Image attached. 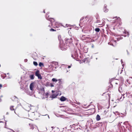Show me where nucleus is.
Wrapping results in <instances>:
<instances>
[{"label":"nucleus","instance_id":"42","mask_svg":"<svg viewBox=\"0 0 132 132\" xmlns=\"http://www.w3.org/2000/svg\"><path fill=\"white\" fill-rule=\"evenodd\" d=\"M115 84H117V85L118 84V83L117 82H115Z\"/></svg>","mask_w":132,"mask_h":132},{"label":"nucleus","instance_id":"3","mask_svg":"<svg viewBox=\"0 0 132 132\" xmlns=\"http://www.w3.org/2000/svg\"><path fill=\"white\" fill-rule=\"evenodd\" d=\"M109 95L106 93H104L103 94L102 97V99L103 100H106L109 99Z\"/></svg>","mask_w":132,"mask_h":132},{"label":"nucleus","instance_id":"15","mask_svg":"<svg viewBox=\"0 0 132 132\" xmlns=\"http://www.w3.org/2000/svg\"><path fill=\"white\" fill-rule=\"evenodd\" d=\"M29 126L30 127L29 129L30 130H33L34 129V126L32 124H29Z\"/></svg>","mask_w":132,"mask_h":132},{"label":"nucleus","instance_id":"45","mask_svg":"<svg viewBox=\"0 0 132 132\" xmlns=\"http://www.w3.org/2000/svg\"><path fill=\"white\" fill-rule=\"evenodd\" d=\"M112 45H113V44H112Z\"/></svg>","mask_w":132,"mask_h":132},{"label":"nucleus","instance_id":"4","mask_svg":"<svg viewBox=\"0 0 132 132\" xmlns=\"http://www.w3.org/2000/svg\"><path fill=\"white\" fill-rule=\"evenodd\" d=\"M81 39L82 40H85L87 39H91V41H92V39L89 36H86V35H82L81 37Z\"/></svg>","mask_w":132,"mask_h":132},{"label":"nucleus","instance_id":"32","mask_svg":"<svg viewBox=\"0 0 132 132\" xmlns=\"http://www.w3.org/2000/svg\"><path fill=\"white\" fill-rule=\"evenodd\" d=\"M107 111H104V113L105 114H106V113H107Z\"/></svg>","mask_w":132,"mask_h":132},{"label":"nucleus","instance_id":"43","mask_svg":"<svg viewBox=\"0 0 132 132\" xmlns=\"http://www.w3.org/2000/svg\"><path fill=\"white\" fill-rule=\"evenodd\" d=\"M44 13H45V11H44Z\"/></svg>","mask_w":132,"mask_h":132},{"label":"nucleus","instance_id":"1","mask_svg":"<svg viewBox=\"0 0 132 132\" xmlns=\"http://www.w3.org/2000/svg\"><path fill=\"white\" fill-rule=\"evenodd\" d=\"M38 113L37 112L35 113L34 112H31L29 113V117L32 120H37L38 119L39 116H37Z\"/></svg>","mask_w":132,"mask_h":132},{"label":"nucleus","instance_id":"40","mask_svg":"<svg viewBox=\"0 0 132 132\" xmlns=\"http://www.w3.org/2000/svg\"><path fill=\"white\" fill-rule=\"evenodd\" d=\"M48 93H46V95H48Z\"/></svg>","mask_w":132,"mask_h":132},{"label":"nucleus","instance_id":"6","mask_svg":"<svg viewBox=\"0 0 132 132\" xmlns=\"http://www.w3.org/2000/svg\"><path fill=\"white\" fill-rule=\"evenodd\" d=\"M13 107L14 106H11L10 108V110L11 111L14 110L15 113L16 114H19V112L18 110V109L17 108H16L15 109H14Z\"/></svg>","mask_w":132,"mask_h":132},{"label":"nucleus","instance_id":"31","mask_svg":"<svg viewBox=\"0 0 132 132\" xmlns=\"http://www.w3.org/2000/svg\"><path fill=\"white\" fill-rule=\"evenodd\" d=\"M84 17H82V18H81L80 19V21H81V20H83L84 19Z\"/></svg>","mask_w":132,"mask_h":132},{"label":"nucleus","instance_id":"39","mask_svg":"<svg viewBox=\"0 0 132 132\" xmlns=\"http://www.w3.org/2000/svg\"><path fill=\"white\" fill-rule=\"evenodd\" d=\"M52 93H54L55 92V91L54 90H52Z\"/></svg>","mask_w":132,"mask_h":132},{"label":"nucleus","instance_id":"14","mask_svg":"<svg viewBox=\"0 0 132 132\" xmlns=\"http://www.w3.org/2000/svg\"><path fill=\"white\" fill-rule=\"evenodd\" d=\"M66 98L64 96H62L60 98V100L61 101H64L66 100Z\"/></svg>","mask_w":132,"mask_h":132},{"label":"nucleus","instance_id":"29","mask_svg":"<svg viewBox=\"0 0 132 132\" xmlns=\"http://www.w3.org/2000/svg\"><path fill=\"white\" fill-rule=\"evenodd\" d=\"M111 42H113V43H115L116 44L117 43V41L116 40H112L111 41Z\"/></svg>","mask_w":132,"mask_h":132},{"label":"nucleus","instance_id":"18","mask_svg":"<svg viewBox=\"0 0 132 132\" xmlns=\"http://www.w3.org/2000/svg\"><path fill=\"white\" fill-rule=\"evenodd\" d=\"M84 60V62L85 63H87L89 62V59L88 58H85V59Z\"/></svg>","mask_w":132,"mask_h":132},{"label":"nucleus","instance_id":"41","mask_svg":"<svg viewBox=\"0 0 132 132\" xmlns=\"http://www.w3.org/2000/svg\"><path fill=\"white\" fill-rule=\"evenodd\" d=\"M71 67V66H70L69 65L68 67V68H70Z\"/></svg>","mask_w":132,"mask_h":132},{"label":"nucleus","instance_id":"25","mask_svg":"<svg viewBox=\"0 0 132 132\" xmlns=\"http://www.w3.org/2000/svg\"><path fill=\"white\" fill-rule=\"evenodd\" d=\"M33 64L35 66H37L38 65L37 62L36 61H34L33 62Z\"/></svg>","mask_w":132,"mask_h":132},{"label":"nucleus","instance_id":"22","mask_svg":"<svg viewBox=\"0 0 132 132\" xmlns=\"http://www.w3.org/2000/svg\"><path fill=\"white\" fill-rule=\"evenodd\" d=\"M123 71V70L121 69H119L118 70V74H121L122 72Z\"/></svg>","mask_w":132,"mask_h":132},{"label":"nucleus","instance_id":"16","mask_svg":"<svg viewBox=\"0 0 132 132\" xmlns=\"http://www.w3.org/2000/svg\"><path fill=\"white\" fill-rule=\"evenodd\" d=\"M57 96V95H56L55 94H54L52 95L51 96V98H55Z\"/></svg>","mask_w":132,"mask_h":132},{"label":"nucleus","instance_id":"23","mask_svg":"<svg viewBox=\"0 0 132 132\" xmlns=\"http://www.w3.org/2000/svg\"><path fill=\"white\" fill-rule=\"evenodd\" d=\"M95 30L96 32H99L100 31V29L99 28H95Z\"/></svg>","mask_w":132,"mask_h":132},{"label":"nucleus","instance_id":"9","mask_svg":"<svg viewBox=\"0 0 132 132\" xmlns=\"http://www.w3.org/2000/svg\"><path fill=\"white\" fill-rule=\"evenodd\" d=\"M49 13L48 12L46 14V18L47 20H48L51 21L52 20H54V19L53 18L50 17V15H48Z\"/></svg>","mask_w":132,"mask_h":132},{"label":"nucleus","instance_id":"21","mask_svg":"<svg viewBox=\"0 0 132 132\" xmlns=\"http://www.w3.org/2000/svg\"><path fill=\"white\" fill-rule=\"evenodd\" d=\"M104 11L105 12H107L108 11V10L106 8V6H105V5L104 8Z\"/></svg>","mask_w":132,"mask_h":132},{"label":"nucleus","instance_id":"35","mask_svg":"<svg viewBox=\"0 0 132 132\" xmlns=\"http://www.w3.org/2000/svg\"><path fill=\"white\" fill-rule=\"evenodd\" d=\"M2 87V84H0V89H1V88Z\"/></svg>","mask_w":132,"mask_h":132},{"label":"nucleus","instance_id":"5","mask_svg":"<svg viewBox=\"0 0 132 132\" xmlns=\"http://www.w3.org/2000/svg\"><path fill=\"white\" fill-rule=\"evenodd\" d=\"M78 54L77 53V51L75 50L74 52H72V54L71 55V56L74 59L75 58V57H78Z\"/></svg>","mask_w":132,"mask_h":132},{"label":"nucleus","instance_id":"7","mask_svg":"<svg viewBox=\"0 0 132 132\" xmlns=\"http://www.w3.org/2000/svg\"><path fill=\"white\" fill-rule=\"evenodd\" d=\"M65 40L66 43L68 45L71 43L72 42V39L71 38L70 39L66 38Z\"/></svg>","mask_w":132,"mask_h":132},{"label":"nucleus","instance_id":"36","mask_svg":"<svg viewBox=\"0 0 132 132\" xmlns=\"http://www.w3.org/2000/svg\"><path fill=\"white\" fill-rule=\"evenodd\" d=\"M58 80L59 82H61V79H59L58 80Z\"/></svg>","mask_w":132,"mask_h":132},{"label":"nucleus","instance_id":"11","mask_svg":"<svg viewBox=\"0 0 132 132\" xmlns=\"http://www.w3.org/2000/svg\"><path fill=\"white\" fill-rule=\"evenodd\" d=\"M34 88V83H31L30 85V90L32 91L33 90V88Z\"/></svg>","mask_w":132,"mask_h":132},{"label":"nucleus","instance_id":"10","mask_svg":"<svg viewBox=\"0 0 132 132\" xmlns=\"http://www.w3.org/2000/svg\"><path fill=\"white\" fill-rule=\"evenodd\" d=\"M88 113H89L90 114H94L95 112V109H91L88 110Z\"/></svg>","mask_w":132,"mask_h":132},{"label":"nucleus","instance_id":"46","mask_svg":"<svg viewBox=\"0 0 132 132\" xmlns=\"http://www.w3.org/2000/svg\"><path fill=\"white\" fill-rule=\"evenodd\" d=\"M14 132H15L14 131Z\"/></svg>","mask_w":132,"mask_h":132},{"label":"nucleus","instance_id":"30","mask_svg":"<svg viewBox=\"0 0 132 132\" xmlns=\"http://www.w3.org/2000/svg\"><path fill=\"white\" fill-rule=\"evenodd\" d=\"M61 49L62 50H65L66 49V48L62 47H61Z\"/></svg>","mask_w":132,"mask_h":132},{"label":"nucleus","instance_id":"28","mask_svg":"<svg viewBox=\"0 0 132 132\" xmlns=\"http://www.w3.org/2000/svg\"><path fill=\"white\" fill-rule=\"evenodd\" d=\"M50 31H56V30L53 29H52V28H51V29L50 30Z\"/></svg>","mask_w":132,"mask_h":132},{"label":"nucleus","instance_id":"34","mask_svg":"<svg viewBox=\"0 0 132 132\" xmlns=\"http://www.w3.org/2000/svg\"><path fill=\"white\" fill-rule=\"evenodd\" d=\"M66 26H67V27H68L69 26V25L66 24Z\"/></svg>","mask_w":132,"mask_h":132},{"label":"nucleus","instance_id":"44","mask_svg":"<svg viewBox=\"0 0 132 132\" xmlns=\"http://www.w3.org/2000/svg\"><path fill=\"white\" fill-rule=\"evenodd\" d=\"M43 90H44V88H43Z\"/></svg>","mask_w":132,"mask_h":132},{"label":"nucleus","instance_id":"24","mask_svg":"<svg viewBox=\"0 0 132 132\" xmlns=\"http://www.w3.org/2000/svg\"><path fill=\"white\" fill-rule=\"evenodd\" d=\"M52 80L53 82H56L58 80L56 78H53L52 79Z\"/></svg>","mask_w":132,"mask_h":132},{"label":"nucleus","instance_id":"37","mask_svg":"<svg viewBox=\"0 0 132 132\" xmlns=\"http://www.w3.org/2000/svg\"><path fill=\"white\" fill-rule=\"evenodd\" d=\"M51 87H53L54 85H53L52 84H51Z\"/></svg>","mask_w":132,"mask_h":132},{"label":"nucleus","instance_id":"26","mask_svg":"<svg viewBox=\"0 0 132 132\" xmlns=\"http://www.w3.org/2000/svg\"><path fill=\"white\" fill-rule=\"evenodd\" d=\"M39 65L40 67H41L42 66H44V64L40 62L39 63Z\"/></svg>","mask_w":132,"mask_h":132},{"label":"nucleus","instance_id":"2","mask_svg":"<svg viewBox=\"0 0 132 132\" xmlns=\"http://www.w3.org/2000/svg\"><path fill=\"white\" fill-rule=\"evenodd\" d=\"M112 21V22L116 24L119 23V24L121 25L122 22H121V19L119 17L115 16L113 17L111 20Z\"/></svg>","mask_w":132,"mask_h":132},{"label":"nucleus","instance_id":"12","mask_svg":"<svg viewBox=\"0 0 132 132\" xmlns=\"http://www.w3.org/2000/svg\"><path fill=\"white\" fill-rule=\"evenodd\" d=\"M6 122H5L4 123L3 122H0V128L3 127V126L6 125Z\"/></svg>","mask_w":132,"mask_h":132},{"label":"nucleus","instance_id":"19","mask_svg":"<svg viewBox=\"0 0 132 132\" xmlns=\"http://www.w3.org/2000/svg\"><path fill=\"white\" fill-rule=\"evenodd\" d=\"M29 77L31 80H33L34 79L35 76L34 75H31L29 76Z\"/></svg>","mask_w":132,"mask_h":132},{"label":"nucleus","instance_id":"8","mask_svg":"<svg viewBox=\"0 0 132 132\" xmlns=\"http://www.w3.org/2000/svg\"><path fill=\"white\" fill-rule=\"evenodd\" d=\"M39 72V70H37L35 72V75L39 79H42V77Z\"/></svg>","mask_w":132,"mask_h":132},{"label":"nucleus","instance_id":"38","mask_svg":"<svg viewBox=\"0 0 132 132\" xmlns=\"http://www.w3.org/2000/svg\"><path fill=\"white\" fill-rule=\"evenodd\" d=\"M92 47L93 48L94 47V45L93 44H92Z\"/></svg>","mask_w":132,"mask_h":132},{"label":"nucleus","instance_id":"27","mask_svg":"<svg viewBox=\"0 0 132 132\" xmlns=\"http://www.w3.org/2000/svg\"><path fill=\"white\" fill-rule=\"evenodd\" d=\"M75 125L74 124H73L72 125H71L70 126V127L71 128H73V127H75Z\"/></svg>","mask_w":132,"mask_h":132},{"label":"nucleus","instance_id":"33","mask_svg":"<svg viewBox=\"0 0 132 132\" xmlns=\"http://www.w3.org/2000/svg\"><path fill=\"white\" fill-rule=\"evenodd\" d=\"M3 97L2 96H0V102H1L2 101V100L1 99V98Z\"/></svg>","mask_w":132,"mask_h":132},{"label":"nucleus","instance_id":"13","mask_svg":"<svg viewBox=\"0 0 132 132\" xmlns=\"http://www.w3.org/2000/svg\"><path fill=\"white\" fill-rule=\"evenodd\" d=\"M123 33L124 34H125V36H127L129 37V34L128 32L126 30H125L123 31Z\"/></svg>","mask_w":132,"mask_h":132},{"label":"nucleus","instance_id":"17","mask_svg":"<svg viewBox=\"0 0 132 132\" xmlns=\"http://www.w3.org/2000/svg\"><path fill=\"white\" fill-rule=\"evenodd\" d=\"M96 119L97 121L100 120L101 119L100 117L98 114H97L96 116Z\"/></svg>","mask_w":132,"mask_h":132},{"label":"nucleus","instance_id":"20","mask_svg":"<svg viewBox=\"0 0 132 132\" xmlns=\"http://www.w3.org/2000/svg\"><path fill=\"white\" fill-rule=\"evenodd\" d=\"M125 94H123V95H121V97H120V101L122 100L125 97L124 96V95Z\"/></svg>","mask_w":132,"mask_h":132}]
</instances>
